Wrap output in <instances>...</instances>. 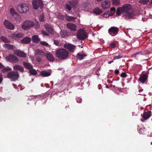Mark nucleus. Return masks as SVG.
<instances>
[{
    "instance_id": "nucleus-1",
    "label": "nucleus",
    "mask_w": 152,
    "mask_h": 152,
    "mask_svg": "<svg viewBox=\"0 0 152 152\" xmlns=\"http://www.w3.org/2000/svg\"><path fill=\"white\" fill-rule=\"evenodd\" d=\"M123 12H124V16L126 18H131L134 15V12L132 10V6L128 4H125L121 7Z\"/></svg>"
},
{
    "instance_id": "nucleus-2",
    "label": "nucleus",
    "mask_w": 152,
    "mask_h": 152,
    "mask_svg": "<svg viewBox=\"0 0 152 152\" xmlns=\"http://www.w3.org/2000/svg\"><path fill=\"white\" fill-rule=\"evenodd\" d=\"M69 53L64 49H59L56 51L55 56L61 60H64L68 58Z\"/></svg>"
},
{
    "instance_id": "nucleus-3",
    "label": "nucleus",
    "mask_w": 152,
    "mask_h": 152,
    "mask_svg": "<svg viewBox=\"0 0 152 152\" xmlns=\"http://www.w3.org/2000/svg\"><path fill=\"white\" fill-rule=\"evenodd\" d=\"M17 11L20 13H26L29 10L27 4L24 3H20L17 6Z\"/></svg>"
},
{
    "instance_id": "nucleus-4",
    "label": "nucleus",
    "mask_w": 152,
    "mask_h": 152,
    "mask_svg": "<svg viewBox=\"0 0 152 152\" xmlns=\"http://www.w3.org/2000/svg\"><path fill=\"white\" fill-rule=\"evenodd\" d=\"M78 39L80 40H83L87 37L86 32L83 29H80L78 31L76 34Z\"/></svg>"
},
{
    "instance_id": "nucleus-5",
    "label": "nucleus",
    "mask_w": 152,
    "mask_h": 152,
    "mask_svg": "<svg viewBox=\"0 0 152 152\" xmlns=\"http://www.w3.org/2000/svg\"><path fill=\"white\" fill-rule=\"evenodd\" d=\"M7 77L11 80L15 81L18 79L19 75L17 71H13L8 72L7 75Z\"/></svg>"
},
{
    "instance_id": "nucleus-6",
    "label": "nucleus",
    "mask_w": 152,
    "mask_h": 152,
    "mask_svg": "<svg viewBox=\"0 0 152 152\" xmlns=\"http://www.w3.org/2000/svg\"><path fill=\"white\" fill-rule=\"evenodd\" d=\"M32 5L33 8L36 10L39 7L42 9L44 5L42 0H34L32 1Z\"/></svg>"
},
{
    "instance_id": "nucleus-7",
    "label": "nucleus",
    "mask_w": 152,
    "mask_h": 152,
    "mask_svg": "<svg viewBox=\"0 0 152 152\" xmlns=\"http://www.w3.org/2000/svg\"><path fill=\"white\" fill-rule=\"evenodd\" d=\"M34 25V23L31 21L26 20L22 25V28L24 30H28L33 27Z\"/></svg>"
},
{
    "instance_id": "nucleus-8",
    "label": "nucleus",
    "mask_w": 152,
    "mask_h": 152,
    "mask_svg": "<svg viewBox=\"0 0 152 152\" xmlns=\"http://www.w3.org/2000/svg\"><path fill=\"white\" fill-rule=\"evenodd\" d=\"M6 59L9 62L12 63H16L18 61V58L14 55L9 54L6 57Z\"/></svg>"
},
{
    "instance_id": "nucleus-9",
    "label": "nucleus",
    "mask_w": 152,
    "mask_h": 152,
    "mask_svg": "<svg viewBox=\"0 0 152 152\" xmlns=\"http://www.w3.org/2000/svg\"><path fill=\"white\" fill-rule=\"evenodd\" d=\"M119 31V29L117 27H111L108 30L109 33L112 36L116 35Z\"/></svg>"
},
{
    "instance_id": "nucleus-10",
    "label": "nucleus",
    "mask_w": 152,
    "mask_h": 152,
    "mask_svg": "<svg viewBox=\"0 0 152 152\" xmlns=\"http://www.w3.org/2000/svg\"><path fill=\"white\" fill-rule=\"evenodd\" d=\"M64 47L70 52L73 53L75 49L76 46L71 44H66L64 45Z\"/></svg>"
},
{
    "instance_id": "nucleus-11",
    "label": "nucleus",
    "mask_w": 152,
    "mask_h": 152,
    "mask_svg": "<svg viewBox=\"0 0 152 152\" xmlns=\"http://www.w3.org/2000/svg\"><path fill=\"white\" fill-rule=\"evenodd\" d=\"M3 23L5 27L10 30H13L15 28L14 25L7 20H5Z\"/></svg>"
},
{
    "instance_id": "nucleus-12",
    "label": "nucleus",
    "mask_w": 152,
    "mask_h": 152,
    "mask_svg": "<svg viewBox=\"0 0 152 152\" xmlns=\"http://www.w3.org/2000/svg\"><path fill=\"white\" fill-rule=\"evenodd\" d=\"M13 52L15 54H16L18 56L21 57L25 58L26 56V53L19 50H14Z\"/></svg>"
},
{
    "instance_id": "nucleus-13",
    "label": "nucleus",
    "mask_w": 152,
    "mask_h": 152,
    "mask_svg": "<svg viewBox=\"0 0 152 152\" xmlns=\"http://www.w3.org/2000/svg\"><path fill=\"white\" fill-rule=\"evenodd\" d=\"M151 115V111L148 110L143 112L142 117L143 120L145 121L148 119Z\"/></svg>"
},
{
    "instance_id": "nucleus-14",
    "label": "nucleus",
    "mask_w": 152,
    "mask_h": 152,
    "mask_svg": "<svg viewBox=\"0 0 152 152\" xmlns=\"http://www.w3.org/2000/svg\"><path fill=\"white\" fill-rule=\"evenodd\" d=\"M110 5L109 0H102L101 5L103 9H107L109 7Z\"/></svg>"
},
{
    "instance_id": "nucleus-15",
    "label": "nucleus",
    "mask_w": 152,
    "mask_h": 152,
    "mask_svg": "<svg viewBox=\"0 0 152 152\" xmlns=\"http://www.w3.org/2000/svg\"><path fill=\"white\" fill-rule=\"evenodd\" d=\"M67 28L72 31H75L77 29V26L74 24L68 23L66 25Z\"/></svg>"
},
{
    "instance_id": "nucleus-16",
    "label": "nucleus",
    "mask_w": 152,
    "mask_h": 152,
    "mask_svg": "<svg viewBox=\"0 0 152 152\" xmlns=\"http://www.w3.org/2000/svg\"><path fill=\"white\" fill-rule=\"evenodd\" d=\"M12 37L14 39H18L22 38L24 37L23 34L21 33H18L12 34Z\"/></svg>"
},
{
    "instance_id": "nucleus-17",
    "label": "nucleus",
    "mask_w": 152,
    "mask_h": 152,
    "mask_svg": "<svg viewBox=\"0 0 152 152\" xmlns=\"http://www.w3.org/2000/svg\"><path fill=\"white\" fill-rule=\"evenodd\" d=\"M148 78V75L146 74H143L140 76L139 78V81L142 83H144L147 80Z\"/></svg>"
},
{
    "instance_id": "nucleus-18",
    "label": "nucleus",
    "mask_w": 152,
    "mask_h": 152,
    "mask_svg": "<svg viewBox=\"0 0 152 152\" xmlns=\"http://www.w3.org/2000/svg\"><path fill=\"white\" fill-rule=\"evenodd\" d=\"M31 41V38L28 37H24L22 40L20 41V42L22 44H29Z\"/></svg>"
},
{
    "instance_id": "nucleus-19",
    "label": "nucleus",
    "mask_w": 152,
    "mask_h": 152,
    "mask_svg": "<svg viewBox=\"0 0 152 152\" xmlns=\"http://www.w3.org/2000/svg\"><path fill=\"white\" fill-rule=\"evenodd\" d=\"M24 67L27 69L30 70L33 69V66L30 63L24 62L23 63Z\"/></svg>"
},
{
    "instance_id": "nucleus-20",
    "label": "nucleus",
    "mask_w": 152,
    "mask_h": 152,
    "mask_svg": "<svg viewBox=\"0 0 152 152\" xmlns=\"http://www.w3.org/2000/svg\"><path fill=\"white\" fill-rule=\"evenodd\" d=\"M46 56L48 61L50 62L54 61V58L52 54L50 53H47Z\"/></svg>"
},
{
    "instance_id": "nucleus-21",
    "label": "nucleus",
    "mask_w": 152,
    "mask_h": 152,
    "mask_svg": "<svg viewBox=\"0 0 152 152\" xmlns=\"http://www.w3.org/2000/svg\"><path fill=\"white\" fill-rule=\"evenodd\" d=\"M102 10L99 7L95 8L93 10V13L96 15H98L102 12Z\"/></svg>"
},
{
    "instance_id": "nucleus-22",
    "label": "nucleus",
    "mask_w": 152,
    "mask_h": 152,
    "mask_svg": "<svg viewBox=\"0 0 152 152\" xmlns=\"http://www.w3.org/2000/svg\"><path fill=\"white\" fill-rule=\"evenodd\" d=\"M13 69L15 70H19L21 72L24 71V68L20 65H16L14 66Z\"/></svg>"
},
{
    "instance_id": "nucleus-23",
    "label": "nucleus",
    "mask_w": 152,
    "mask_h": 152,
    "mask_svg": "<svg viewBox=\"0 0 152 152\" xmlns=\"http://www.w3.org/2000/svg\"><path fill=\"white\" fill-rule=\"evenodd\" d=\"M10 11V14L13 17H15L17 18V17H18V13L16 12L14 8H11Z\"/></svg>"
},
{
    "instance_id": "nucleus-24",
    "label": "nucleus",
    "mask_w": 152,
    "mask_h": 152,
    "mask_svg": "<svg viewBox=\"0 0 152 152\" xmlns=\"http://www.w3.org/2000/svg\"><path fill=\"white\" fill-rule=\"evenodd\" d=\"M76 18L73 16H70L66 15L65 16V19L67 21H75V19Z\"/></svg>"
},
{
    "instance_id": "nucleus-25",
    "label": "nucleus",
    "mask_w": 152,
    "mask_h": 152,
    "mask_svg": "<svg viewBox=\"0 0 152 152\" xmlns=\"http://www.w3.org/2000/svg\"><path fill=\"white\" fill-rule=\"evenodd\" d=\"M46 29L48 32L52 34L53 32V30L52 28L48 24L46 25L45 26Z\"/></svg>"
},
{
    "instance_id": "nucleus-26",
    "label": "nucleus",
    "mask_w": 152,
    "mask_h": 152,
    "mask_svg": "<svg viewBox=\"0 0 152 152\" xmlns=\"http://www.w3.org/2000/svg\"><path fill=\"white\" fill-rule=\"evenodd\" d=\"M32 40L34 42L38 43L40 41L38 36L37 35L33 36L32 37Z\"/></svg>"
},
{
    "instance_id": "nucleus-27",
    "label": "nucleus",
    "mask_w": 152,
    "mask_h": 152,
    "mask_svg": "<svg viewBox=\"0 0 152 152\" xmlns=\"http://www.w3.org/2000/svg\"><path fill=\"white\" fill-rule=\"evenodd\" d=\"M40 74L43 77H48L51 75L50 72L45 71H42L40 72Z\"/></svg>"
},
{
    "instance_id": "nucleus-28",
    "label": "nucleus",
    "mask_w": 152,
    "mask_h": 152,
    "mask_svg": "<svg viewBox=\"0 0 152 152\" xmlns=\"http://www.w3.org/2000/svg\"><path fill=\"white\" fill-rule=\"evenodd\" d=\"M60 34L61 37L63 38H65L67 36V33L66 30H61Z\"/></svg>"
},
{
    "instance_id": "nucleus-29",
    "label": "nucleus",
    "mask_w": 152,
    "mask_h": 152,
    "mask_svg": "<svg viewBox=\"0 0 152 152\" xmlns=\"http://www.w3.org/2000/svg\"><path fill=\"white\" fill-rule=\"evenodd\" d=\"M86 56V55L84 53L81 54L79 53H78L77 54L76 57L77 59L81 60L83 59Z\"/></svg>"
},
{
    "instance_id": "nucleus-30",
    "label": "nucleus",
    "mask_w": 152,
    "mask_h": 152,
    "mask_svg": "<svg viewBox=\"0 0 152 152\" xmlns=\"http://www.w3.org/2000/svg\"><path fill=\"white\" fill-rule=\"evenodd\" d=\"M123 12L121 7L118 8L116 10V15L118 16L121 15V14Z\"/></svg>"
},
{
    "instance_id": "nucleus-31",
    "label": "nucleus",
    "mask_w": 152,
    "mask_h": 152,
    "mask_svg": "<svg viewBox=\"0 0 152 152\" xmlns=\"http://www.w3.org/2000/svg\"><path fill=\"white\" fill-rule=\"evenodd\" d=\"M145 130V128L144 127L142 126L141 127H139L138 129V132L140 134H143L144 133Z\"/></svg>"
},
{
    "instance_id": "nucleus-32",
    "label": "nucleus",
    "mask_w": 152,
    "mask_h": 152,
    "mask_svg": "<svg viewBox=\"0 0 152 152\" xmlns=\"http://www.w3.org/2000/svg\"><path fill=\"white\" fill-rule=\"evenodd\" d=\"M141 56V52H138L132 54V57H135L136 59H138Z\"/></svg>"
},
{
    "instance_id": "nucleus-33",
    "label": "nucleus",
    "mask_w": 152,
    "mask_h": 152,
    "mask_svg": "<svg viewBox=\"0 0 152 152\" xmlns=\"http://www.w3.org/2000/svg\"><path fill=\"white\" fill-rule=\"evenodd\" d=\"M6 48L9 50H13L14 49V46L8 44H5L4 45Z\"/></svg>"
},
{
    "instance_id": "nucleus-34",
    "label": "nucleus",
    "mask_w": 152,
    "mask_h": 152,
    "mask_svg": "<svg viewBox=\"0 0 152 152\" xmlns=\"http://www.w3.org/2000/svg\"><path fill=\"white\" fill-rule=\"evenodd\" d=\"M69 4L72 7H75L77 4V1L75 0H72L69 2Z\"/></svg>"
},
{
    "instance_id": "nucleus-35",
    "label": "nucleus",
    "mask_w": 152,
    "mask_h": 152,
    "mask_svg": "<svg viewBox=\"0 0 152 152\" xmlns=\"http://www.w3.org/2000/svg\"><path fill=\"white\" fill-rule=\"evenodd\" d=\"M1 40L3 42L6 43H8L10 42V40L4 36H1L0 37Z\"/></svg>"
},
{
    "instance_id": "nucleus-36",
    "label": "nucleus",
    "mask_w": 152,
    "mask_h": 152,
    "mask_svg": "<svg viewBox=\"0 0 152 152\" xmlns=\"http://www.w3.org/2000/svg\"><path fill=\"white\" fill-rule=\"evenodd\" d=\"M30 73L31 75H36L37 74V71L34 69H33L29 70Z\"/></svg>"
},
{
    "instance_id": "nucleus-37",
    "label": "nucleus",
    "mask_w": 152,
    "mask_h": 152,
    "mask_svg": "<svg viewBox=\"0 0 152 152\" xmlns=\"http://www.w3.org/2000/svg\"><path fill=\"white\" fill-rule=\"evenodd\" d=\"M149 1V0H140L139 2L143 4H147Z\"/></svg>"
},
{
    "instance_id": "nucleus-38",
    "label": "nucleus",
    "mask_w": 152,
    "mask_h": 152,
    "mask_svg": "<svg viewBox=\"0 0 152 152\" xmlns=\"http://www.w3.org/2000/svg\"><path fill=\"white\" fill-rule=\"evenodd\" d=\"M35 53L36 54L41 55L43 52L41 50L37 49L36 50Z\"/></svg>"
},
{
    "instance_id": "nucleus-39",
    "label": "nucleus",
    "mask_w": 152,
    "mask_h": 152,
    "mask_svg": "<svg viewBox=\"0 0 152 152\" xmlns=\"http://www.w3.org/2000/svg\"><path fill=\"white\" fill-rule=\"evenodd\" d=\"M123 57V55L122 54H120L117 56H114L113 58V60H115V59H119L122 58Z\"/></svg>"
},
{
    "instance_id": "nucleus-40",
    "label": "nucleus",
    "mask_w": 152,
    "mask_h": 152,
    "mask_svg": "<svg viewBox=\"0 0 152 152\" xmlns=\"http://www.w3.org/2000/svg\"><path fill=\"white\" fill-rule=\"evenodd\" d=\"M11 70V68H4L2 69V71L4 73H5V72H7L9 71H10Z\"/></svg>"
},
{
    "instance_id": "nucleus-41",
    "label": "nucleus",
    "mask_w": 152,
    "mask_h": 152,
    "mask_svg": "<svg viewBox=\"0 0 152 152\" xmlns=\"http://www.w3.org/2000/svg\"><path fill=\"white\" fill-rule=\"evenodd\" d=\"M65 7L69 11H70L72 9V7L69 4H66Z\"/></svg>"
},
{
    "instance_id": "nucleus-42",
    "label": "nucleus",
    "mask_w": 152,
    "mask_h": 152,
    "mask_svg": "<svg viewBox=\"0 0 152 152\" xmlns=\"http://www.w3.org/2000/svg\"><path fill=\"white\" fill-rule=\"evenodd\" d=\"M113 4L115 5H118L120 3L119 0H112Z\"/></svg>"
},
{
    "instance_id": "nucleus-43",
    "label": "nucleus",
    "mask_w": 152,
    "mask_h": 152,
    "mask_svg": "<svg viewBox=\"0 0 152 152\" xmlns=\"http://www.w3.org/2000/svg\"><path fill=\"white\" fill-rule=\"evenodd\" d=\"M45 20V18L43 15H41L39 17V20L40 21H43Z\"/></svg>"
},
{
    "instance_id": "nucleus-44",
    "label": "nucleus",
    "mask_w": 152,
    "mask_h": 152,
    "mask_svg": "<svg viewBox=\"0 0 152 152\" xmlns=\"http://www.w3.org/2000/svg\"><path fill=\"white\" fill-rule=\"evenodd\" d=\"M40 43L41 45L45 46H47L48 45V44L45 41H41L40 42Z\"/></svg>"
},
{
    "instance_id": "nucleus-45",
    "label": "nucleus",
    "mask_w": 152,
    "mask_h": 152,
    "mask_svg": "<svg viewBox=\"0 0 152 152\" xmlns=\"http://www.w3.org/2000/svg\"><path fill=\"white\" fill-rule=\"evenodd\" d=\"M127 75L125 72H122L121 73V76L123 78H125L127 77Z\"/></svg>"
},
{
    "instance_id": "nucleus-46",
    "label": "nucleus",
    "mask_w": 152,
    "mask_h": 152,
    "mask_svg": "<svg viewBox=\"0 0 152 152\" xmlns=\"http://www.w3.org/2000/svg\"><path fill=\"white\" fill-rule=\"evenodd\" d=\"M54 44L58 46L59 44V42L58 40H54Z\"/></svg>"
},
{
    "instance_id": "nucleus-47",
    "label": "nucleus",
    "mask_w": 152,
    "mask_h": 152,
    "mask_svg": "<svg viewBox=\"0 0 152 152\" xmlns=\"http://www.w3.org/2000/svg\"><path fill=\"white\" fill-rule=\"evenodd\" d=\"M110 46L112 48H115L116 47V45L114 43H112L110 44Z\"/></svg>"
},
{
    "instance_id": "nucleus-48",
    "label": "nucleus",
    "mask_w": 152,
    "mask_h": 152,
    "mask_svg": "<svg viewBox=\"0 0 152 152\" xmlns=\"http://www.w3.org/2000/svg\"><path fill=\"white\" fill-rule=\"evenodd\" d=\"M35 28L37 29L39 27V24L38 22H37L35 25H34Z\"/></svg>"
},
{
    "instance_id": "nucleus-49",
    "label": "nucleus",
    "mask_w": 152,
    "mask_h": 152,
    "mask_svg": "<svg viewBox=\"0 0 152 152\" xmlns=\"http://www.w3.org/2000/svg\"><path fill=\"white\" fill-rule=\"evenodd\" d=\"M42 34H43L45 36H48L49 35V34L44 30L42 31Z\"/></svg>"
},
{
    "instance_id": "nucleus-50",
    "label": "nucleus",
    "mask_w": 152,
    "mask_h": 152,
    "mask_svg": "<svg viewBox=\"0 0 152 152\" xmlns=\"http://www.w3.org/2000/svg\"><path fill=\"white\" fill-rule=\"evenodd\" d=\"M37 61L38 62H40L42 60L41 58L39 57H37L36 58Z\"/></svg>"
},
{
    "instance_id": "nucleus-51",
    "label": "nucleus",
    "mask_w": 152,
    "mask_h": 152,
    "mask_svg": "<svg viewBox=\"0 0 152 152\" xmlns=\"http://www.w3.org/2000/svg\"><path fill=\"white\" fill-rule=\"evenodd\" d=\"M107 14H108L107 13H105L103 15V17L104 18H106L107 17H108L109 16V15H108Z\"/></svg>"
},
{
    "instance_id": "nucleus-52",
    "label": "nucleus",
    "mask_w": 152,
    "mask_h": 152,
    "mask_svg": "<svg viewBox=\"0 0 152 152\" xmlns=\"http://www.w3.org/2000/svg\"><path fill=\"white\" fill-rule=\"evenodd\" d=\"M115 74L116 75H118L119 74V70L118 69H116L115 70Z\"/></svg>"
},
{
    "instance_id": "nucleus-53",
    "label": "nucleus",
    "mask_w": 152,
    "mask_h": 152,
    "mask_svg": "<svg viewBox=\"0 0 152 152\" xmlns=\"http://www.w3.org/2000/svg\"><path fill=\"white\" fill-rule=\"evenodd\" d=\"M115 7H112L110 9V11L115 12Z\"/></svg>"
},
{
    "instance_id": "nucleus-54",
    "label": "nucleus",
    "mask_w": 152,
    "mask_h": 152,
    "mask_svg": "<svg viewBox=\"0 0 152 152\" xmlns=\"http://www.w3.org/2000/svg\"><path fill=\"white\" fill-rule=\"evenodd\" d=\"M3 79L2 77V76L1 75H0V84L1 83Z\"/></svg>"
},
{
    "instance_id": "nucleus-55",
    "label": "nucleus",
    "mask_w": 152,
    "mask_h": 152,
    "mask_svg": "<svg viewBox=\"0 0 152 152\" xmlns=\"http://www.w3.org/2000/svg\"><path fill=\"white\" fill-rule=\"evenodd\" d=\"M82 100L80 98H78L77 99V102L79 103H81Z\"/></svg>"
},
{
    "instance_id": "nucleus-56",
    "label": "nucleus",
    "mask_w": 152,
    "mask_h": 152,
    "mask_svg": "<svg viewBox=\"0 0 152 152\" xmlns=\"http://www.w3.org/2000/svg\"><path fill=\"white\" fill-rule=\"evenodd\" d=\"M98 88L99 89H100L102 88V86L101 84H99L98 86Z\"/></svg>"
},
{
    "instance_id": "nucleus-57",
    "label": "nucleus",
    "mask_w": 152,
    "mask_h": 152,
    "mask_svg": "<svg viewBox=\"0 0 152 152\" xmlns=\"http://www.w3.org/2000/svg\"><path fill=\"white\" fill-rule=\"evenodd\" d=\"M4 67L3 65L2 64L0 63V69L3 68Z\"/></svg>"
},
{
    "instance_id": "nucleus-58",
    "label": "nucleus",
    "mask_w": 152,
    "mask_h": 152,
    "mask_svg": "<svg viewBox=\"0 0 152 152\" xmlns=\"http://www.w3.org/2000/svg\"><path fill=\"white\" fill-rule=\"evenodd\" d=\"M113 62V60L111 61H109L108 62V64H111Z\"/></svg>"
},
{
    "instance_id": "nucleus-59",
    "label": "nucleus",
    "mask_w": 152,
    "mask_h": 152,
    "mask_svg": "<svg viewBox=\"0 0 152 152\" xmlns=\"http://www.w3.org/2000/svg\"><path fill=\"white\" fill-rule=\"evenodd\" d=\"M105 87L107 88H109V87H108V86L107 84L106 85Z\"/></svg>"
},
{
    "instance_id": "nucleus-60",
    "label": "nucleus",
    "mask_w": 152,
    "mask_h": 152,
    "mask_svg": "<svg viewBox=\"0 0 152 152\" xmlns=\"http://www.w3.org/2000/svg\"><path fill=\"white\" fill-rule=\"evenodd\" d=\"M143 90V89H140V90L138 91L139 92H141Z\"/></svg>"
},
{
    "instance_id": "nucleus-61",
    "label": "nucleus",
    "mask_w": 152,
    "mask_h": 152,
    "mask_svg": "<svg viewBox=\"0 0 152 152\" xmlns=\"http://www.w3.org/2000/svg\"><path fill=\"white\" fill-rule=\"evenodd\" d=\"M96 1L98 2H100L101 1V0H96Z\"/></svg>"
},
{
    "instance_id": "nucleus-62",
    "label": "nucleus",
    "mask_w": 152,
    "mask_h": 152,
    "mask_svg": "<svg viewBox=\"0 0 152 152\" xmlns=\"http://www.w3.org/2000/svg\"><path fill=\"white\" fill-rule=\"evenodd\" d=\"M51 82L52 83V85L53 84V81H51Z\"/></svg>"
},
{
    "instance_id": "nucleus-63",
    "label": "nucleus",
    "mask_w": 152,
    "mask_h": 152,
    "mask_svg": "<svg viewBox=\"0 0 152 152\" xmlns=\"http://www.w3.org/2000/svg\"><path fill=\"white\" fill-rule=\"evenodd\" d=\"M113 88H115V85H114L113 86Z\"/></svg>"
},
{
    "instance_id": "nucleus-64",
    "label": "nucleus",
    "mask_w": 152,
    "mask_h": 152,
    "mask_svg": "<svg viewBox=\"0 0 152 152\" xmlns=\"http://www.w3.org/2000/svg\"><path fill=\"white\" fill-rule=\"evenodd\" d=\"M108 13L110 14V12L109 11Z\"/></svg>"
}]
</instances>
